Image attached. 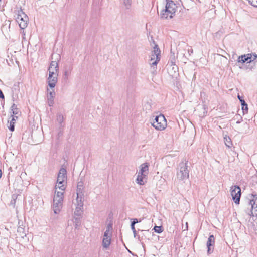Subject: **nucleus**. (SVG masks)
Wrapping results in <instances>:
<instances>
[{"label":"nucleus","instance_id":"f257e3e1","mask_svg":"<svg viewBox=\"0 0 257 257\" xmlns=\"http://www.w3.org/2000/svg\"><path fill=\"white\" fill-rule=\"evenodd\" d=\"M165 8L160 13V17L162 19H171L175 15L177 6L172 0H165Z\"/></svg>","mask_w":257,"mask_h":257},{"label":"nucleus","instance_id":"f03ea898","mask_svg":"<svg viewBox=\"0 0 257 257\" xmlns=\"http://www.w3.org/2000/svg\"><path fill=\"white\" fill-rule=\"evenodd\" d=\"M190 162H181L178 167L177 172V178L183 180L188 178Z\"/></svg>","mask_w":257,"mask_h":257},{"label":"nucleus","instance_id":"7ed1b4c3","mask_svg":"<svg viewBox=\"0 0 257 257\" xmlns=\"http://www.w3.org/2000/svg\"><path fill=\"white\" fill-rule=\"evenodd\" d=\"M149 165V164L146 162L140 166V169L136 179L137 183L140 185H144L146 182L145 179L148 174Z\"/></svg>","mask_w":257,"mask_h":257},{"label":"nucleus","instance_id":"20e7f679","mask_svg":"<svg viewBox=\"0 0 257 257\" xmlns=\"http://www.w3.org/2000/svg\"><path fill=\"white\" fill-rule=\"evenodd\" d=\"M16 19L21 29H24L28 26L29 18L22 9L17 11Z\"/></svg>","mask_w":257,"mask_h":257},{"label":"nucleus","instance_id":"39448f33","mask_svg":"<svg viewBox=\"0 0 257 257\" xmlns=\"http://www.w3.org/2000/svg\"><path fill=\"white\" fill-rule=\"evenodd\" d=\"M152 125L156 130L162 131L167 126V121L163 114H160L155 117Z\"/></svg>","mask_w":257,"mask_h":257},{"label":"nucleus","instance_id":"423d86ee","mask_svg":"<svg viewBox=\"0 0 257 257\" xmlns=\"http://www.w3.org/2000/svg\"><path fill=\"white\" fill-rule=\"evenodd\" d=\"M154 50L152 52L151 61L154 60L151 65L152 66H156L160 59V50L157 45L154 47Z\"/></svg>","mask_w":257,"mask_h":257},{"label":"nucleus","instance_id":"0eeeda50","mask_svg":"<svg viewBox=\"0 0 257 257\" xmlns=\"http://www.w3.org/2000/svg\"><path fill=\"white\" fill-rule=\"evenodd\" d=\"M231 195L235 203L239 204L241 196V189L238 186H232L231 188Z\"/></svg>","mask_w":257,"mask_h":257},{"label":"nucleus","instance_id":"6e6552de","mask_svg":"<svg viewBox=\"0 0 257 257\" xmlns=\"http://www.w3.org/2000/svg\"><path fill=\"white\" fill-rule=\"evenodd\" d=\"M58 74H53V72H51V74H49V77L47 79L48 83L49 86L51 88H53L55 87L57 81V76Z\"/></svg>","mask_w":257,"mask_h":257},{"label":"nucleus","instance_id":"1a4fd4ad","mask_svg":"<svg viewBox=\"0 0 257 257\" xmlns=\"http://www.w3.org/2000/svg\"><path fill=\"white\" fill-rule=\"evenodd\" d=\"M63 199H53V209L55 214H58L62 208Z\"/></svg>","mask_w":257,"mask_h":257},{"label":"nucleus","instance_id":"9d476101","mask_svg":"<svg viewBox=\"0 0 257 257\" xmlns=\"http://www.w3.org/2000/svg\"><path fill=\"white\" fill-rule=\"evenodd\" d=\"M215 243V237L213 235L209 236L208 240L207 241V253L208 254H211L213 252L214 249V245Z\"/></svg>","mask_w":257,"mask_h":257},{"label":"nucleus","instance_id":"9b49d317","mask_svg":"<svg viewBox=\"0 0 257 257\" xmlns=\"http://www.w3.org/2000/svg\"><path fill=\"white\" fill-rule=\"evenodd\" d=\"M66 178V170L64 168H61L57 177V182L59 184H63Z\"/></svg>","mask_w":257,"mask_h":257},{"label":"nucleus","instance_id":"f8f14e48","mask_svg":"<svg viewBox=\"0 0 257 257\" xmlns=\"http://www.w3.org/2000/svg\"><path fill=\"white\" fill-rule=\"evenodd\" d=\"M252 199L250 200V205L251 206V208L252 209L251 211V213L252 215L257 216V204H256V201L257 200V195L256 194H252Z\"/></svg>","mask_w":257,"mask_h":257},{"label":"nucleus","instance_id":"ddd939ff","mask_svg":"<svg viewBox=\"0 0 257 257\" xmlns=\"http://www.w3.org/2000/svg\"><path fill=\"white\" fill-rule=\"evenodd\" d=\"M59 66L58 62L56 61H52L48 68L49 74L53 72V74H58Z\"/></svg>","mask_w":257,"mask_h":257},{"label":"nucleus","instance_id":"4468645a","mask_svg":"<svg viewBox=\"0 0 257 257\" xmlns=\"http://www.w3.org/2000/svg\"><path fill=\"white\" fill-rule=\"evenodd\" d=\"M48 89L47 91H48ZM55 95V92L54 90L52 91L48 92L47 94V102L49 106H52L54 104V97Z\"/></svg>","mask_w":257,"mask_h":257},{"label":"nucleus","instance_id":"2eb2a0df","mask_svg":"<svg viewBox=\"0 0 257 257\" xmlns=\"http://www.w3.org/2000/svg\"><path fill=\"white\" fill-rule=\"evenodd\" d=\"M251 58V54H247L244 55H242L238 57L237 59V62L238 63H241L242 64L245 63V62H247L248 63V62L249 61V59Z\"/></svg>","mask_w":257,"mask_h":257},{"label":"nucleus","instance_id":"dca6fc26","mask_svg":"<svg viewBox=\"0 0 257 257\" xmlns=\"http://www.w3.org/2000/svg\"><path fill=\"white\" fill-rule=\"evenodd\" d=\"M11 117H12L11 120L10 121V122L9 121L8 122V123H9L8 127L11 131L13 132L14 131L16 119H17L18 116L11 115Z\"/></svg>","mask_w":257,"mask_h":257},{"label":"nucleus","instance_id":"f3484780","mask_svg":"<svg viewBox=\"0 0 257 257\" xmlns=\"http://www.w3.org/2000/svg\"><path fill=\"white\" fill-rule=\"evenodd\" d=\"M111 240V237L110 236H103L102 240V246L104 248H107L110 243Z\"/></svg>","mask_w":257,"mask_h":257},{"label":"nucleus","instance_id":"a211bd4d","mask_svg":"<svg viewBox=\"0 0 257 257\" xmlns=\"http://www.w3.org/2000/svg\"><path fill=\"white\" fill-rule=\"evenodd\" d=\"M112 224H109L106 227V229L104 232L103 236H112Z\"/></svg>","mask_w":257,"mask_h":257},{"label":"nucleus","instance_id":"6ab92c4d","mask_svg":"<svg viewBox=\"0 0 257 257\" xmlns=\"http://www.w3.org/2000/svg\"><path fill=\"white\" fill-rule=\"evenodd\" d=\"M73 222L75 224V228H77L81 224V216H74Z\"/></svg>","mask_w":257,"mask_h":257},{"label":"nucleus","instance_id":"aec40b11","mask_svg":"<svg viewBox=\"0 0 257 257\" xmlns=\"http://www.w3.org/2000/svg\"><path fill=\"white\" fill-rule=\"evenodd\" d=\"M241 105L242 106V110L243 114L247 113L248 112V106L244 100H241Z\"/></svg>","mask_w":257,"mask_h":257},{"label":"nucleus","instance_id":"412c9836","mask_svg":"<svg viewBox=\"0 0 257 257\" xmlns=\"http://www.w3.org/2000/svg\"><path fill=\"white\" fill-rule=\"evenodd\" d=\"M83 196H77L76 206L83 207Z\"/></svg>","mask_w":257,"mask_h":257},{"label":"nucleus","instance_id":"4be33fe9","mask_svg":"<svg viewBox=\"0 0 257 257\" xmlns=\"http://www.w3.org/2000/svg\"><path fill=\"white\" fill-rule=\"evenodd\" d=\"M82 209L83 207L76 206L74 211V216H81Z\"/></svg>","mask_w":257,"mask_h":257},{"label":"nucleus","instance_id":"5701e85b","mask_svg":"<svg viewBox=\"0 0 257 257\" xmlns=\"http://www.w3.org/2000/svg\"><path fill=\"white\" fill-rule=\"evenodd\" d=\"M11 111L12 112V114L11 115H13L14 116L18 114L19 110L17 107V105L15 104H13L11 107Z\"/></svg>","mask_w":257,"mask_h":257},{"label":"nucleus","instance_id":"b1692460","mask_svg":"<svg viewBox=\"0 0 257 257\" xmlns=\"http://www.w3.org/2000/svg\"><path fill=\"white\" fill-rule=\"evenodd\" d=\"M56 195L54 196V199H63V192L61 191H55Z\"/></svg>","mask_w":257,"mask_h":257},{"label":"nucleus","instance_id":"393cba45","mask_svg":"<svg viewBox=\"0 0 257 257\" xmlns=\"http://www.w3.org/2000/svg\"><path fill=\"white\" fill-rule=\"evenodd\" d=\"M77 196L79 197L84 196L83 187H77Z\"/></svg>","mask_w":257,"mask_h":257},{"label":"nucleus","instance_id":"a878e982","mask_svg":"<svg viewBox=\"0 0 257 257\" xmlns=\"http://www.w3.org/2000/svg\"><path fill=\"white\" fill-rule=\"evenodd\" d=\"M123 3L126 9H128L131 6L132 0H123Z\"/></svg>","mask_w":257,"mask_h":257},{"label":"nucleus","instance_id":"bb28decb","mask_svg":"<svg viewBox=\"0 0 257 257\" xmlns=\"http://www.w3.org/2000/svg\"><path fill=\"white\" fill-rule=\"evenodd\" d=\"M251 58L249 59V61L248 63H250L252 62H254L255 60L257 61V54L255 53H251Z\"/></svg>","mask_w":257,"mask_h":257},{"label":"nucleus","instance_id":"cd10ccee","mask_svg":"<svg viewBox=\"0 0 257 257\" xmlns=\"http://www.w3.org/2000/svg\"><path fill=\"white\" fill-rule=\"evenodd\" d=\"M72 70V66H70L68 69L65 70L64 76L66 78H67L68 76L70 74L71 71Z\"/></svg>","mask_w":257,"mask_h":257},{"label":"nucleus","instance_id":"c85d7f7f","mask_svg":"<svg viewBox=\"0 0 257 257\" xmlns=\"http://www.w3.org/2000/svg\"><path fill=\"white\" fill-rule=\"evenodd\" d=\"M153 229L154 230L155 232H156L158 233H160L163 231V230L162 229V226H155L154 227Z\"/></svg>","mask_w":257,"mask_h":257},{"label":"nucleus","instance_id":"c756f323","mask_svg":"<svg viewBox=\"0 0 257 257\" xmlns=\"http://www.w3.org/2000/svg\"><path fill=\"white\" fill-rule=\"evenodd\" d=\"M57 120L59 123H61L63 121V116L62 114H58L57 116Z\"/></svg>","mask_w":257,"mask_h":257},{"label":"nucleus","instance_id":"7c9ffc66","mask_svg":"<svg viewBox=\"0 0 257 257\" xmlns=\"http://www.w3.org/2000/svg\"><path fill=\"white\" fill-rule=\"evenodd\" d=\"M234 119H237L236 123L239 124L242 121V118L239 115H236L234 117Z\"/></svg>","mask_w":257,"mask_h":257},{"label":"nucleus","instance_id":"2f4dec72","mask_svg":"<svg viewBox=\"0 0 257 257\" xmlns=\"http://www.w3.org/2000/svg\"><path fill=\"white\" fill-rule=\"evenodd\" d=\"M56 187L59 188L61 190V191H63L65 189L64 185L63 184H59L57 181V184L56 185Z\"/></svg>","mask_w":257,"mask_h":257},{"label":"nucleus","instance_id":"473e14b6","mask_svg":"<svg viewBox=\"0 0 257 257\" xmlns=\"http://www.w3.org/2000/svg\"><path fill=\"white\" fill-rule=\"evenodd\" d=\"M224 139H225V140H226L225 141V143L227 147H230V146L232 145V143L230 141V139L229 138L228 139L225 138Z\"/></svg>","mask_w":257,"mask_h":257},{"label":"nucleus","instance_id":"72a5a7b5","mask_svg":"<svg viewBox=\"0 0 257 257\" xmlns=\"http://www.w3.org/2000/svg\"><path fill=\"white\" fill-rule=\"evenodd\" d=\"M139 222V221H138V220L137 218L133 219V221H132L131 224V227L134 228L135 224L138 223Z\"/></svg>","mask_w":257,"mask_h":257},{"label":"nucleus","instance_id":"f704fd0d","mask_svg":"<svg viewBox=\"0 0 257 257\" xmlns=\"http://www.w3.org/2000/svg\"><path fill=\"white\" fill-rule=\"evenodd\" d=\"M249 3L252 6L257 7V0H248Z\"/></svg>","mask_w":257,"mask_h":257},{"label":"nucleus","instance_id":"c9c22d12","mask_svg":"<svg viewBox=\"0 0 257 257\" xmlns=\"http://www.w3.org/2000/svg\"><path fill=\"white\" fill-rule=\"evenodd\" d=\"M131 229H132V230L133 231L134 237H136V236L137 235V231L136 230L135 226L134 227V228H131Z\"/></svg>","mask_w":257,"mask_h":257},{"label":"nucleus","instance_id":"e433bc0d","mask_svg":"<svg viewBox=\"0 0 257 257\" xmlns=\"http://www.w3.org/2000/svg\"><path fill=\"white\" fill-rule=\"evenodd\" d=\"M0 98L4 99V95L1 89H0Z\"/></svg>","mask_w":257,"mask_h":257},{"label":"nucleus","instance_id":"4c0bfd02","mask_svg":"<svg viewBox=\"0 0 257 257\" xmlns=\"http://www.w3.org/2000/svg\"><path fill=\"white\" fill-rule=\"evenodd\" d=\"M78 187H83L82 183V182H79L77 185Z\"/></svg>","mask_w":257,"mask_h":257},{"label":"nucleus","instance_id":"58836bf2","mask_svg":"<svg viewBox=\"0 0 257 257\" xmlns=\"http://www.w3.org/2000/svg\"><path fill=\"white\" fill-rule=\"evenodd\" d=\"M237 97L238 99L240 100V102H241V100H244L239 94L237 96Z\"/></svg>","mask_w":257,"mask_h":257},{"label":"nucleus","instance_id":"ea45409f","mask_svg":"<svg viewBox=\"0 0 257 257\" xmlns=\"http://www.w3.org/2000/svg\"><path fill=\"white\" fill-rule=\"evenodd\" d=\"M243 127H245V128H246V127H248V124H247V122L244 123L243 124Z\"/></svg>","mask_w":257,"mask_h":257},{"label":"nucleus","instance_id":"a19ab883","mask_svg":"<svg viewBox=\"0 0 257 257\" xmlns=\"http://www.w3.org/2000/svg\"><path fill=\"white\" fill-rule=\"evenodd\" d=\"M15 201H16L15 199H13V200L11 201V204H15Z\"/></svg>","mask_w":257,"mask_h":257},{"label":"nucleus","instance_id":"79ce46f5","mask_svg":"<svg viewBox=\"0 0 257 257\" xmlns=\"http://www.w3.org/2000/svg\"><path fill=\"white\" fill-rule=\"evenodd\" d=\"M149 230H141V232H144V231H145V232H148Z\"/></svg>","mask_w":257,"mask_h":257},{"label":"nucleus","instance_id":"37998d69","mask_svg":"<svg viewBox=\"0 0 257 257\" xmlns=\"http://www.w3.org/2000/svg\"><path fill=\"white\" fill-rule=\"evenodd\" d=\"M2 177V172H1V170H0V178H1Z\"/></svg>","mask_w":257,"mask_h":257}]
</instances>
